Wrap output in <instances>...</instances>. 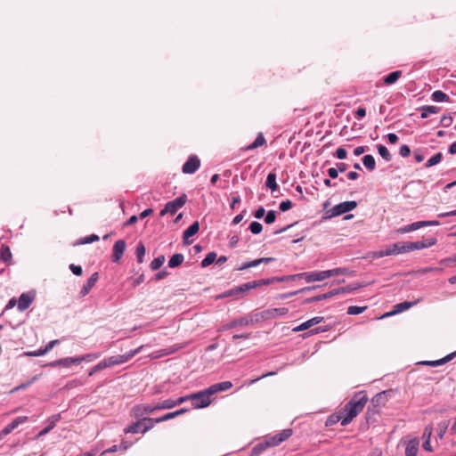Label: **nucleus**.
<instances>
[{
    "label": "nucleus",
    "instance_id": "obj_1",
    "mask_svg": "<svg viewBox=\"0 0 456 456\" xmlns=\"http://www.w3.org/2000/svg\"><path fill=\"white\" fill-rule=\"evenodd\" d=\"M232 387V383L231 381H223L216 383L204 390L192 393L191 394V405L194 409L206 408L212 403L213 396L216 393L226 391Z\"/></svg>",
    "mask_w": 456,
    "mask_h": 456
},
{
    "label": "nucleus",
    "instance_id": "obj_2",
    "mask_svg": "<svg viewBox=\"0 0 456 456\" xmlns=\"http://www.w3.org/2000/svg\"><path fill=\"white\" fill-rule=\"evenodd\" d=\"M368 402V396L364 391L356 393L350 401L341 409L344 414L342 426L348 425L362 410Z\"/></svg>",
    "mask_w": 456,
    "mask_h": 456
},
{
    "label": "nucleus",
    "instance_id": "obj_3",
    "mask_svg": "<svg viewBox=\"0 0 456 456\" xmlns=\"http://www.w3.org/2000/svg\"><path fill=\"white\" fill-rule=\"evenodd\" d=\"M297 279H305L306 282L322 281H324L322 271L321 272H307L289 276H283L279 281H295Z\"/></svg>",
    "mask_w": 456,
    "mask_h": 456
},
{
    "label": "nucleus",
    "instance_id": "obj_4",
    "mask_svg": "<svg viewBox=\"0 0 456 456\" xmlns=\"http://www.w3.org/2000/svg\"><path fill=\"white\" fill-rule=\"evenodd\" d=\"M187 201V196L186 194H183L180 197L175 199L174 200H171L167 202L165 206V208L160 211L159 215L161 216H165L166 214H171L174 215L176 213V211L184 206V204Z\"/></svg>",
    "mask_w": 456,
    "mask_h": 456
},
{
    "label": "nucleus",
    "instance_id": "obj_5",
    "mask_svg": "<svg viewBox=\"0 0 456 456\" xmlns=\"http://www.w3.org/2000/svg\"><path fill=\"white\" fill-rule=\"evenodd\" d=\"M140 348H137L135 350H132L125 354H118V355H113L110 357H108L104 359L108 368L112 367L115 365H118L124 362H126L129 361L133 356H134L138 352Z\"/></svg>",
    "mask_w": 456,
    "mask_h": 456
},
{
    "label": "nucleus",
    "instance_id": "obj_6",
    "mask_svg": "<svg viewBox=\"0 0 456 456\" xmlns=\"http://www.w3.org/2000/svg\"><path fill=\"white\" fill-rule=\"evenodd\" d=\"M146 422H149L150 425L144 426L142 429V433H146L148 430L151 429L153 428V419L152 418H142V419H139L138 421L133 423L132 425L128 426L124 429V432L126 434L132 433L135 434L139 432V429L141 426L145 424Z\"/></svg>",
    "mask_w": 456,
    "mask_h": 456
},
{
    "label": "nucleus",
    "instance_id": "obj_7",
    "mask_svg": "<svg viewBox=\"0 0 456 456\" xmlns=\"http://www.w3.org/2000/svg\"><path fill=\"white\" fill-rule=\"evenodd\" d=\"M357 207L356 201H345L334 206L330 212L332 216H338L342 214L347 213Z\"/></svg>",
    "mask_w": 456,
    "mask_h": 456
},
{
    "label": "nucleus",
    "instance_id": "obj_8",
    "mask_svg": "<svg viewBox=\"0 0 456 456\" xmlns=\"http://www.w3.org/2000/svg\"><path fill=\"white\" fill-rule=\"evenodd\" d=\"M440 223L436 220H432V221H419V222H415V223H412L409 225H406L404 227H402L398 230V232L400 233H406V232H412V231H415V230H418L419 228H422V227H425V226H434V225H439Z\"/></svg>",
    "mask_w": 456,
    "mask_h": 456
},
{
    "label": "nucleus",
    "instance_id": "obj_9",
    "mask_svg": "<svg viewBox=\"0 0 456 456\" xmlns=\"http://www.w3.org/2000/svg\"><path fill=\"white\" fill-rule=\"evenodd\" d=\"M291 435H292V429L288 428V429H283L280 433H278L273 436H269L266 439L269 443V445L271 447H274V446H278L280 444L286 441L289 437L291 436Z\"/></svg>",
    "mask_w": 456,
    "mask_h": 456
},
{
    "label": "nucleus",
    "instance_id": "obj_10",
    "mask_svg": "<svg viewBox=\"0 0 456 456\" xmlns=\"http://www.w3.org/2000/svg\"><path fill=\"white\" fill-rule=\"evenodd\" d=\"M200 159L196 155H191L183 164L182 170L184 174H193L200 168Z\"/></svg>",
    "mask_w": 456,
    "mask_h": 456
},
{
    "label": "nucleus",
    "instance_id": "obj_11",
    "mask_svg": "<svg viewBox=\"0 0 456 456\" xmlns=\"http://www.w3.org/2000/svg\"><path fill=\"white\" fill-rule=\"evenodd\" d=\"M155 411H158L156 404L151 405L145 403L137 404L132 409L133 415L135 418H141L143 415L152 413Z\"/></svg>",
    "mask_w": 456,
    "mask_h": 456
},
{
    "label": "nucleus",
    "instance_id": "obj_12",
    "mask_svg": "<svg viewBox=\"0 0 456 456\" xmlns=\"http://www.w3.org/2000/svg\"><path fill=\"white\" fill-rule=\"evenodd\" d=\"M437 240L436 238H428L422 241L408 242L410 252L413 250H419L426 248H430L436 245Z\"/></svg>",
    "mask_w": 456,
    "mask_h": 456
},
{
    "label": "nucleus",
    "instance_id": "obj_13",
    "mask_svg": "<svg viewBox=\"0 0 456 456\" xmlns=\"http://www.w3.org/2000/svg\"><path fill=\"white\" fill-rule=\"evenodd\" d=\"M126 244L125 240H117L113 245V253L111 256L112 262L118 263L119 262L120 258L122 257L125 250H126Z\"/></svg>",
    "mask_w": 456,
    "mask_h": 456
},
{
    "label": "nucleus",
    "instance_id": "obj_14",
    "mask_svg": "<svg viewBox=\"0 0 456 456\" xmlns=\"http://www.w3.org/2000/svg\"><path fill=\"white\" fill-rule=\"evenodd\" d=\"M256 284L252 283V281L247 282V283H244L240 286L235 287L228 291L224 292L223 297H230V296H234V295H238V294H242V293H245V292H247L252 289H256Z\"/></svg>",
    "mask_w": 456,
    "mask_h": 456
},
{
    "label": "nucleus",
    "instance_id": "obj_15",
    "mask_svg": "<svg viewBox=\"0 0 456 456\" xmlns=\"http://www.w3.org/2000/svg\"><path fill=\"white\" fill-rule=\"evenodd\" d=\"M408 242H397L391 246H389L386 249V254L391 255H398L402 253L410 252Z\"/></svg>",
    "mask_w": 456,
    "mask_h": 456
},
{
    "label": "nucleus",
    "instance_id": "obj_16",
    "mask_svg": "<svg viewBox=\"0 0 456 456\" xmlns=\"http://www.w3.org/2000/svg\"><path fill=\"white\" fill-rule=\"evenodd\" d=\"M28 420V417L20 416L13 419L10 424L4 427L1 431L4 436L12 433L19 425L25 423Z\"/></svg>",
    "mask_w": 456,
    "mask_h": 456
},
{
    "label": "nucleus",
    "instance_id": "obj_17",
    "mask_svg": "<svg viewBox=\"0 0 456 456\" xmlns=\"http://www.w3.org/2000/svg\"><path fill=\"white\" fill-rule=\"evenodd\" d=\"M33 300H34L33 296L29 295L28 293H22L18 301V309L20 312L25 311L26 309H28L30 306Z\"/></svg>",
    "mask_w": 456,
    "mask_h": 456
},
{
    "label": "nucleus",
    "instance_id": "obj_18",
    "mask_svg": "<svg viewBox=\"0 0 456 456\" xmlns=\"http://www.w3.org/2000/svg\"><path fill=\"white\" fill-rule=\"evenodd\" d=\"M455 354H456V352L449 354L446 356H444V357H443V358H441L439 360H436V361H422V362H420L419 363L422 364V365L436 367V366H440V365H443L444 363H447L448 362H450L451 360L453 359Z\"/></svg>",
    "mask_w": 456,
    "mask_h": 456
},
{
    "label": "nucleus",
    "instance_id": "obj_19",
    "mask_svg": "<svg viewBox=\"0 0 456 456\" xmlns=\"http://www.w3.org/2000/svg\"><path fill=\"white\" fill-rule=\"evenodd\" d=\"M273 261H274L273 257H262V258H258V259H255L253 261L248 262V263L242 265L241 266H239L237 268V270L242 271V270H246L250 267L257 266L260 264H269Z\"/></svg>",
    "mask_w": 456,
    "mask_h": 456
},
{
    "label": "nucleus",
    "instance_id": "obj_20",
    "mask_svg": "<svg viewBox=\"0 0 456 456\" xmlns=\"http://www.w3.org/2000/svg\"><path fill=\"white\" fill-rule=\"evenodd\" d=\"M288 312L289 309L286 307L267 309L263 312V317L265 319L275 318L280 315H285Z\"/></svg>",
    "mask_w": 456,
    "mask_h": 456
},
{
    "label": "nucleus",
    "instance_id": "obj_21",
    "mask_svg": "<svg viewBox=\"0 0 456 456\" xmlns=\"http://www.w3.org/2000/svg\"><path fill=\"white\" fill-rule=\"evenodd\" d=\"M71 364H78V360L77 357H67L59 359L53 362H51L48 363V366L51 367H57V366H63V367H69Z\"/></svg>",
    "mask_w": 456,
    "mask_h": 456
},
{
    "label": "nucleus",
    "instance_id": "obj_22",
    "mask_svg": "<svg viewBox=\"0 0 456 456\" xmlns=\"http://www.w3.org/2000/svg\"><path fill=\"white\" fill-rule=\"evenodd\" d=\"M419 441L418 438L411 439L406 443L405 455L417 456L419 451Z\"/></svg>",
    "mask_w": 456,
    "mask_h": 456
},
{
    "label": "nucleus",
    "instance_id": "obj_23",
    "mask_svg": "<svg viewBox=\"0 0 456 456\" xmlns=\"http://www.w3.org/2000/svg\"><path fill=\"white\" fill-rule=\"evenodd\" d=\"M99 278L98 273H94L91 277L87 280L86 283L83 286L80 295L85 297L89 293L93 287H94Z\"/></svg>",
    "mask_w": 456,
    "mask_h": 456
},
{
    "label": "nucleus",
    "instance_id": "obj_24",
    "mask_svg": "<svg viewBox=\"0 0 456 456\" xmlns=\"http://www.w3.org/2000/svg\"><path fill=\"white\" fill-rule=\"evenodd\" d=\"M188 410L185 409V408H182L178 411H172V412H168L159 418H157V419H153V423H160V422H163V421H167V420H169V419H172L175 417H178L185 412H187Z\"/></svg>",
    "mask_w": 456,
    "mask_h": 456
},
{
    "label": "nucleus",
    "instance_id": "obj_25",
    "mask_svg": "<svg viewBox=\"0 0 456 456\" xmlns=\"http://www.w3.org/2000/svg\"><path fill=\"white\" fill-rule=\"evenodd\" d=\"M324 280L338 275H347L350 274L351 272L347 268H335L331 270L322 271Z\"/></svg>",
    "mask_w": 456,
    "mask_h": 456
},
{
    "label": "nucleus",
    "instance_id": "obj_26",
    "mask_svg": "<svg viewBox=\"0 0 456 456\" xmlns=\"http://www.w3.org/2000/svg\"><path fill=\"white\" fill-rule=\"evenodd\" d=\"M0 259L7 265L12 263V255L9 246L2 245L0 249Z\"/></svg>",
    "mask_w": 456,
    "mask_h": 456
},
{
    "label": "nucleus",
    "instance_id": "obj_27",
    "mask_svg": "<svg viewBox=\"0 0 456 456\" xmlns=\"http://www.w3.org/2000/svg\"><path fill=\"white\" fill-rule=\"evenodd\" d=\"M419 110L421 111V118H427L429 114L438 113L441 110V108L433 105H426L422 106Z\"/></svg>",
    "mask_w": 456,
    "mask_h": 456
},
{
    "label": "nucleus",
    "instance_id": "obj_28",
    "mask_svg": "<svg viewBox=\"0 0 456 456\" xmlns=\"http://www.w3.org/2000/svg\"><path fill=\"white\" fill-rule=\"evenodd\" d=\"M418 302L419 301H415V302L404 301V302L399 303L394 306L395 310L392 313L387 314V315L403 312V311L411 308L414 305H416Z\"/></svg>",
    "mask_w": 456,
    "mask_h": 456
},
{
    "label": "nucleus",
    "instance_id": "obj_29",
    "mask_svg": "<svg viewBox=\"0 0 456 456\" xmlns=\"http://www.w3.org/2000/svg\"><path fill=\"white\" fill-rule=\"evenodd\" d=\"M200 230V224L198 221L192 223L184 232H183V240H186L190 237L195 235Z\"/></svg>",
    "mask_w": 456,
    "mask_h": 456
},
{
    "label": "nucleus",
    "instance_id": "obj_30",
    "mask_svg": "<svg viewBox=\"0 0 456 456\" xmlns=\"http://www.w3.org/2000/svg\"><path fill=\"white\" fill-rule=\"evenodd\" d=\"M338 291V290H330V291H329L327 293H324V294H322V295H318V296H314L313 297L306 298L304 303L316 302V301H321V300H324V299L330 298V297L337 295Z\"/></svg>",
    "mask_w": 456,
    "mask_h": 456
},
{
    "label": "nucleus",
    "instance_id": "obj_31",
    "mask_svg": "<svg viewBox=\"0 0 456 456\" xmlns=\"http://www.w3.org/2000/svg\"><path fill=\"white\" fill-rule=\"evenodd\" d=\"M265 143H266V141H265L263 134L259 133L257 134L256 138L255 139V141L251 144L248 145L245 148V150L251 151V150L256 149L258 147H261V146L265 145Z\"/></svg>",
    "mask_w": 456,
    "mask_h": 456
},
{
    "label": "nucleus",
    "instance_id": "obj_32",
    "mask_svg": "<svg viewBox=\"0 0 456 456\" xmlns=\"http://www.w3.org/2000/svg\"><path fill=\"white\" fill-rule=\"evenodd\" d=\"M402 70L393 71L383 78L386 85H392L395 83L402 77Z\"/></svg>",
    "mask_w": 456,
    "mask_h": 456
},
{
    "label": "nucleus",
    "instance_id": "obj_33",
    "mask_svg": "<svg viewBox=\"0 0 456 456\" xmlns=\"http://www.w3.org/2000/svg\"><path fill=\"white\" fill-rule=\"evenodd\" d=\"M183 259H184V256L183 254H180V253L175 254L170 257V259L168 261V266L170 268H175V267L179 266L180 265H182V263L183 262Z\"/></svg>",
    "mask_w": 456,
    "mask_h": 456
},
{
    "label": "nucleus",
    "instance_id": "obj_34",
    "mask_svg": "<svg viewBox=\"0 0 456 456\" xmlns=\"http://www.w3.org/2000/svg\"><path fill=\"white\" fill-rule=\"evenodd\" d=\"M265 185L272 191H274L278 188V184L276 183V174L269 173L266 178Z\"/></svg>",
    "mask_w": 456,
    "mask_h": 456
},
{
    "label": "nucleus",
    "instance_id": "obj_35",
    "mask_svg": "<svg viewBox=\"0 0 456 456\" xmlns=\"http://www.w3.org/2000/svg\"><path fill=\"white\" fill-rule=\"evenodd\" d=\"M431 99L434 102H449L450 101V97L445 93H444L443 91H440V90L435 91L431 94Z\"/></svg>",
    "mask_w": 456,
    "mask_h": 456
},
{
    "label": "nucleus",
    "instance_id": "obj_36",
    "mask_svg": "<svg viewBox=\"0 0 456 456\" xmlns=\"http://www.w3.org/2000/svg\"><path fill=\"white\" fill-rule=\"evenodd\" d=\"M100 240L99 236L96 234H91L86 237L80 238L78 240H77L74 243V246L83 245V244H88L93 243L95 241H98Z\"/></svg>",
    "mask_w": 456,
    "mask_h": 456
},
{
    "label": "nucleus",
    "instance_id": "obj_37",
    "mask_svg": "<svg viewBox=\"0 0 456 456\" xmlns=\"http://www.w3.org/2000/svg\"><path fill=\"white\" fill-rule=\"evenodd\" d=\"M344 417L345 416H344V414H342V411L340 410L338 413L332 414L327 419L326 425L330 426V425H333L337 422H340V424L342 425Z\"/></svg>",
    "mask_w": 456,
    "mask_h": 456
},
{
    "label": "nucleus",
    "instance_id": "obj_38",
    "mask_svg": "<svg viewBox=\"0 0 456 456\" xmlns=\"http://www.w3.org/2000/svg\"><path fill=\"white\" fill-rule=\"evenodd\" d=\"M362 163L368 170L372 171L375 169L376 163L372 155H365L362 158Z\"/></svg>",
    "mask_w": 456,
    "mask_h": 456
},
{
    "label": "nucleus",
    "instance_id": "obj_39",
    "mask_svg": "<svg viewBox=\"0 0 456 456\" xmlns=\"http://www.w3.org/2000/svg\"><path fill=\"white\" fill-rule=\"evenodd\" d=\"M269 447H271V446L269 445V443H268L267 439L265 438V440L264 442H261L254 446V448L252 449V453L255 455H258Z\"/></svg>",
    "mask_w": 456,
    "mask_h": 456
},
{
    "label": "nucleus",
    "instance_id": "obj_40",
    "mask_svg": "<svg viewBox=\"0 0 456 456\" xmlns=\"http://www.w3.org/2000/svg\"><path fill=\"white\" fill-rule=\"evenodd\" d=\"M157 409L159 410H165V409H172L175 407V402L173 399H167L160 403H156Z\"/></svg>",
    "mask_w": 456,
    "mask_h": 456
},
{
    "label": "nucleus",
    "instance_id": "obj_41",
    "mask_svg": "<svg viewBox=\"0 0 456 456\" xmlns=\"http://www.w3.org/2000/svg\"><path fill=\"white\" fill-rule=\"evenodd\" d=\"M449 427V420H444L437 425V436L439 439H443L447 428Z\"/></svg>",
    "mask_w": 456,
    "mask_h": 456
},
{
    "label": "nucleus",
    "instance_id": "obj_42",
    "mask_svg": "<svg viewBox=\"0 0 456 456\" xmlns=\"http://www.w3.org/2000/svg\"><path fill=\"white\" fill-rule=\"evenodd\" d=\"M216 259V253L212 251L207 254L206 257L201 262L202 267H207L213 264Z\"/></svg>",
    "mask_w": 456,
    "mask_h": 456
},
{
    "label": "nucleus",
    "instance_id": "obj_43",
    "mask_svg": "<svg viewBox=\"0 0 456 456\" xmlns=\"http://www.w3.org/2000/svg\"><path fill=\"white\" fill-rule=\"evenodd\" d=\"M250 321L246 317H241L240 319L233 320L228 324V328H235L237 326H247L248 325Z\"/></svg>",
    "mask_w": 456,
    "mask_h": 456
},
{
    "label": "nucleus",
    "instance_id": "obj_44",
    "mask_svg": "<svg viewBox=\"0 0 456 456\" xmlns=\"http://www.w3.org/2000/svg\"><path fill=\"white\" fill-rule=\"evenodd\" d=\"M377 148H378V151H379V155L384 159H386L387 161H390L391 160L392 157H391V154H390L389 151L387 149V147H385L382 144H379L377 146Z\"/></svg>",
    "mask_w": 456,
    "mask_h": 456
},
{
    "label": "nucleus",
    "instance_id": "obj_45",
    "mask_svg": "<svg viewBox=\"0 0 456 456\" xmlns=\"http://www.w3.org/2000/svg\"><path fill=\"white\" fill-rule=\"evenodd\" d=\"M442 158L443 154L441 152L436 153L426 162L425 167H430L432 166L438 164L442 160Z\"/></svg>",
    "mask_w": 456,
    "mask_h": 456
},
{
    "label": "nucleus",
    "instance_id": "obj_46",
    "mask_svg": "<svg viewBox=\"0 0 456 456\" xmlns=\"http://www.w3.org/2000/svg\"><path fill=\"white\" fill-rule=\"evenodd\" d=\"M145 255V247L142 242H139L136 248V257L138 263L143 262V257Z\"/></svg>",
    "mask_w": 456,
    "mask_h": 456
},
{
    "label": "nucleus",
    "instance_id": "obj_47",
    "mask_svg": "<svg viewBox=\"0 0 456 456\" xmlns=\"http://www.w3.org/2000/svg\"><path fill=\"white\" fill-rule=\"evenodd\" d=\"M37 379V376H35L33 377L31 379H29L28 381L25 382V383H22L15 387H13L12 390H11V393H15V392H18L20 390H22V389H25L27 387H28L31 384H33L36 380Z\"/></svg>",
    "mask_w": 456,
    "mask_h": 456
},
{
    "label": "nucleus",
    "instance_id": "obj_48",
    "mask_svg": "<svg viewBox=\"0 0 456 456\" xmlns=\"http://www.w3.org/2000/svg\"><path fill=\"white\" fill-rule=\"evenodd\" d=\"M165 262V256H159L156 257L151 263V268L152 270H158Z\"/></svg>",
    "mask_w": 456,
    "mask_h": 456
},
{
    "label": "nucleus",
    "instance_id": "obj_49",
    "mask_svg": "<svg viewBox=\"0 0 456 456\" xmlns=\"http://www.w3.org/2000/svg\"><path fill=\"white\" fill-rule=\"evenodd\" d=\"M367 308V306H357V305H351L347 308V314H360Z\"/></svg>",
    "mask_w": 456,
    "mask_h": 456
},
{
    "label": "nucleus",
    "instance_id": "obj_50",
    "mask_svg": "<svg viewBox=\"0 0 456 456\" xmlns=\"http://www.w3.org/2000/svg\"><path fill=\"white\" fill-rule=\"evenodd\" d=\"M99 354H85V355H82V356H78L77 357V359L78 360V364L81 363L82 362H91L93 360H95L99 357Z\"/></svg>",
    "mask_w": 456,
    "mask_h": 456
},
{
    "label": "nucleus",
    "instance_id": "obj_51",
    "mask_svg": "<svg viewBox=\"0 0 456 456\" xmlns=\"http://www.w3.org/2000/svg\"><path fill=\"white\" fill-rule=\"evenodd\" d=\"M378 414V411L375 410V409H368L367 411H366V414H365V417H366V420L368 423L371 422H375L376 421V415Z\"/></svg>",
    "mask_w": 456,
    "mask_h": 456
},
{
    "label": "nucleus",
    "instance_id": "obj_52",
    "mask_svg": "<svg viewBox=\"0 0 456 456\" xmlns=\"http://www.w3.org/2000/svg\"><path fill=\"white\" fill-rule=\"evenodd\" d=\"M249 230L254 234H258L263 230V225L258 222H252L249 225Z\"/></svg>",
    "mask_w": 456,
    "mask_h": 456
},
{
    "label": "nucleus",
    "instance_id": "obj_53",
    "mask_svg": "<svg viewBox=\"0 0 456 456\" xmlns=\"http://www.w3.org/2000/svg\"><path fill=\"white\" fill-rule=\"evenodd\" d=\"M279 279L280 278L262 279L259 281H252V283L256 284V288H257L262 285H269V284L273 283L274 281H280Z\"/></svg>",
    "mask_w": 456,
    "mask_h": 456
},
{
    "label": "nucleus",
    "instance_id": "obj_54",
    "mask_svg": "<svg viewBox=\"0 0 456 456\" xmlns=\"http://www.w3.org/2000/svg\"><path fill=\"white\" fill-rule=\"evenodd\" d=\"M323 320H324V318L322 316H315V317L306 321L305 323L309 329L314 325L321 323Z\"/></svg>",
    "mask_w": 456,
    "mask_h": 456
},
{
    "label": "nucleus",
    "instance_id": "obj_55",
    "mask_svg": "<svg viewBox=\"0 0 456 456\" xmlns=\"http://www.w3.org/2000/svg\"><path fill=\"white\" fill-rule=\"evenodd\" d=\"M315 289L314 286L313 287H306V288H303L297 291H294V292H290V293H287V294H283V295H281L280 296V298L281 299H285V298H288L289 297H291V296H294V295H297L298 294L299 292H304V291H306V290H311V289Z\"/></svg>",
    "mask_w": 456,
    "mask_h": 456
},
{
    "label": "nucleus",
    "instance_id": "obj_56",
    "mask_svg": "<svg viewBox=\"0 0 456 456\" xmlns=\"http://www.w3.org/2000/svg\"><path fill=\"white\" fill-rule=\"evenodd\" d=\"M106 368H108V366L105 361L103 360L92 368L91 371L89 372V375L92 376L94 372L102 370Z\"/></svg>",
    "mask_w": 456,
    "mask_h": 456
},
{
    "label": "nucleus",
    "instance_id": "obj_57",
    "mask_svg": "<svg viewBox=\"0 0 456 456\" xmlns=\"http://www.w3.org/2000/svg\"><path fill=\"white\" fill-rule=\"evenodd\" d=\"M433 433V426L431 424L428 425L423 432L422 438L424 440H430Z\"/></svg>",
    "mask_w": 456,
    "mask_h": 456
},
{
    "label": "nucleus",
    "instance_id": "obj_58",
    "mask_svg": "<svg viewBox=\"0 0 456 456\" xmlns=\"http://www.w3.org/2000/svg\"><path fill=\"white\" fill-rule=\"evenodd\" d=\"M276 219V213L274 210H270L265 216V222L268 224H273Z\"/></svg>",
    "mask_w": 456,
    "mask_h": 456
},
{
    "label": "nucleus",
    "instance_id": "obj_59",
    "mask_svg": "<svg viewBox=\"0 0 456 456\" xmlns=\"http://www.w3.org/2000/svg\"><path fill=\"white\" fill-rule=\"evenodd\" d=\"M440 123L443 126L448 127L452 124V118L449 115H444L441 118Z\"/></svg>",
    "mask_w": 456,
    "mask_h": 456
},
{
    "label": "nucleus",
    "instance_id": "obj_60",
    "mask_svg": "<svg viewBox=\"0 0 456 456\" xmlns=\"http://www.w3.org/2000/svg\"><path fill=\"white\" fill-rule=\"evenodd\" d=\"M292 208V202L289 200L281 202L279 208L281 211L285 212Z\"/></svg>",
    "mask_w": 456,
    "mask_h": 456
},
{
    "label": "nucleus",
    "instance_id": "obj_61",
    "mask_svg": "<svg viewBox=\"0 0 456 456\" xmlns=\"http://www.w3.org/2000/svg\"><path fill=\"white\" fill-rule=\"evenodd\" d=\"M335 156L339 159H344L346 158L347 152H346V149L339 147L337 149Z\"/></svg>",
    "mask_w": 456,
    "mask_h": 456
},
{
    "label": "nucleus",
    "instance_id": "obj_62",
    "mask_svg": "<svg viewBox=\"0 0 456 456\" xmlns=\"http://www.w3.org/2000/svg\"><path fill=\"white\" fill-rule=\"evenodd\" d=\"M69 269L77 276H80L83 273V270H82V267L80 265H76L74 264H71L69 265Z\"/></svg>",
    "mask_w": 456,
    "mask_h": 456
},
{
    "label": "nucleus",
    "instance_id": "obj_63",
    "mask_svg": "<svg viewBox=\"0 0 456 456\" xmlns=\"http://www.w3.org/2000/svg\"><path fill=\"white\" fill-rule=\"evenodd\" d=\"M399 153L403 158L409 157L411 154V149L407 145H402L400 147Z\"/></svg>",
    "mask_w": 456,
    "mask_h": 456
},
{
    "label": "nucleus",
    "instance_id": "obj_64",
    "mask_svg": "<svg viewBox=\"0 0 456 456\" xmlns=\"http://www.w3.org/2000/svg\"><path fill=\"white\" fill-rule=\"evenodd\" d=\"M452 263L456 265V254L450 257H446L444 259L440 260V264L445 265H449Z\"/></svg>",
    "mask_w": 456,
    "mask_h": 456
}]
</instances>
